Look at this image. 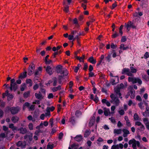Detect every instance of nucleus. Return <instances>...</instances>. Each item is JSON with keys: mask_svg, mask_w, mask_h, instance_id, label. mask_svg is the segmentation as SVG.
<instances>
[{"mask_svg": "<svg viewBox=\"0 0 149 149\" xmlns=\"http://www.w3.org/2000/svg\"><path fill=\"white\" fill-rule=\"evenodd\" d=\"M120 48L121 49L125 50L129 48V47L128 46L125 47V45L123 44H122L120 45Z\"/></svg>", "mask_w": 149, "mask_h": 149, "instance_id": "412c9836", "label": "nucleus"}, {"mask_svg": "<svg viewBox=\"0 0 149 149\" xmlns=\"http://www.w3.org/2000/svg\"><path fill=\"white\" fill-rule=\"evenodd\" d=\"M115 77L117 78V81L116 82L115 80L113 79H112L111 81V83L112 85H114L115 84H116L118 82V76H115Z\"/></svg>", "mask_w": 149, "mask_h": 149, "instance_id": "aec40b11", "label": "nucleus"}, {"mask_svg": "<svg viewBox=\"0 0 149 149\" xmlns=\"http://www.w3.org/2000/svg\"><path fill=\"white\" fill-rule=\"evenodd\" d=\"M120 89L119 88L117 87L115 89V92L116 93L117 95H118L119 97H120V98H122V97L121 96V93H120Z\"/></svg>", "mask_w": 149, "mask_h": 149, "instance_id": "4468645a", "label": "nucleus"}, {"mask_svg": "<svg viewBox=\"0 0 149 149\" xmlns=\"http://www.w3.org/2000/svg\"><path fill=\"white\" fill-rule=\"evenodd\" d=\"M30 105V104L29 102H25L23 105V109L24 110L26 107H28Z\"/></svg>", "mask_w": 149, "mask_h": 149, "instance_id": "c9c22d12", "label": "nucleus"}, {"mask_svg": "<svg viewBox=\"0 0 149 149\" xmlns=\"http://www.w3.org/2000/svg\"><path fill=\"white\" fill-rule=\"evenodd\" d=\"M49 123L51 127H52L53 125V119L52 118H51L50 119Z\"/></svg>", "mask_w": 149, "mask_h": 149, "instance_id": "5fc2aeb1", "label": "nucleus"}, {"mask_svg": "<svg viewBox=\"0 0 149 149\" xmlns=\"http://www.w3.org/2000/svg\"><path fill=\"white\" fill-rule=\"evenodd\" d=\"M124 86V85L122 83H121L120 85H118L117 87L120 89H121L123 88Z\"/></svg>", "mask_w": 149, "mask_h": 149, "instance_id": "8fccbe9b", "label": "nucleus"}, {"mask_svg": "<svg viewBox=\"0 0 149 149\" xmlns=\"http://www.w3.org/2000/svg\"><path fill=\"white\" fill-rule=\"evenodd\" d=\"M104 113L106 116H107L108 115V113H109L110 111L108 109H107L105 108L104 109Z\"/></svg>", "mask_w": 149, "mask_h": 149, "instance_id": "c85d7f7f", "label": "nucleus"}, {"mask_svg": "<svg viewBox=\"0 0 149 149\" xmlns=\"http://www.w3.org/2000/svg\"><path fill=\"white\" fill-rule=\"evenodd\" d=\"M138 105L141 109H144V107L143 105V102H140L138 104Z\"/></svg>", "mask_w": 149, "mask_h": 149, "instance_id": "72a5a7b5", "label": "nucleus"}, {"mask_svg": "<svg viewBox=\"0 0 149 149\" xmlns=\"http://www.w3.org/2000/svg\"><path fill=\"white\" fill-rule=\"evenodd\" d=\"M143 121L145 125L146 123H148V122H149L148 119L146 118H143Z\"/></svg>", "mask_w": 149, "mask_h": 149, "instance_id": "680f3d73", "label": "nucleus"}, {"mask_svg": "<svg viewBox=\"0 0 149 149\" xmlns=\"http://www.w3.org/2000/svg\"><path fill=\"white\" fill-rule=\"evenodd\" d=\"M26 87V86L25 84H23L22 85V87L20 88V90L21 91H23L25 88Z\"/></svg>", "mask_w": 149, "mask_h": 149, "instance_id": "58836bf2", "label": "nucleus"}, {"mask_svg": "<svg viewBox=\"0 0 149 149\" xmlns=\"http://www.w3.org/2000/svg\"><path fill=\"white\" fill-rule=\"evenodd\" d=\"M54 147V145L53 144H51L50 143H48L47 146V149H53Z\"/></svg>", "mask_w": 149, "mask_h": 149, "instance_id": "7c9ffc66", "label": "nucleus"}, {"mask_svg": "<svg viewBox=\"0 0 149 149\" xmlns=\"http://www.w3.org/2000/svg\"><path fill=\"white\" fill-rule=\"evenodd\" d=\"M95 120V116H93L91 118L90 121L89 122V126H91L94 124Z\"/></svg>", "mask_w": 149, "mask_h": 149, "instance_id": "a211bd4d", "label": "nucleus"}, {"mask_svg": "<svg viewBox=\"0 0 149 149\" xmlns=\"http://www.w3.org/2000/svg\"><path fill=\"white\" fill-rule=\"evenodd\" d=\"M110 97L112 100L111 101V102L112 103L113 101H114L116 105H118L120 101L119 99L116 97V96L113 94H111L110 95Z\"/></svg>", "mask_w": 149, "mask_h": 149, "instance_id": "39448f33", "label": "nucleus"}, {"mask_svg": "<svg viewBox=\"0 0 149 149\" xmlns=\"http://www.w3.org/2000/svg\"><path fill=\"white\" fill-rule=\"evenodd\" d=\"M45 93V90L44 89H41L38 93H36L35 94V96L37 99L41 100L43 99Z\"/></svg>", "mask_w": 149, "mask_h": 149, "instance_id": "f03ea898", "label": "nucleus"}, {"mask_svg": "<svg viewBox=\"0 0 149 149\" xmlns=\"http://www.w3.org/2000/svg\"><path fill=\"white\" fill-rule=\"evenodd\" d=\"M90 130H86L84 133V137H87L90 134Z\"/></svg>", "mask_w": 149, "mask_h": 149, "instance_id": "f704fd0d", "label": "nucleus"}, {"mask_svg": "<svg viewBox=\"0 0 149 149\" xmlns=\"http://www.w3.org/2000/svg\"><path fill=\"white\" fill-rule=\"evenodd\" d=\"M9 128L11 129L13 131L16 130L17 129L16 127L14 126V124L13 123L10 124L9 125Z\"/></svg>", "mask_w": 149, "mask_h": 149, "instance_id": "b1692460", "label": "nucleus"}, {"mask_svg": "<svg viewBox=\"0 0 149 149\" xmlns=\"http://www.w3.org/2000/svg\"><path fill=\"white\" fill-rule=\"evenodd\" d=\"M19 120V118L16 116L12 117L11 119V120L14 123H15L17 122Z\"/></svg>", "mask_w": 149, "mask_h": 149, "instance_id": "dca6fc26", "label": "nucleus"}, {"mask_svg": "<svg viewBox=\"0 0 149 149\" xmlns=\"http://www.w3.org/2000/svg\"><path fill=\"white\" fill-rule=\"evenodd\" d=\"M105 60L108 62H109L111 60V55L109 54L108 56L105 58Z\"/></svg>", "mask_w": 149, "mask_h": 149, "instance_id": "4c0bfd02", "label": "nucleus"}, {"mask_svg": "<svg viewBox=\"0 0 149 149\" xmlns=\"http://www.w3.org/2000/svg\"><path fill=\"white\" fill-rule=\"evenodd\" d=\"M40 73L39 71L37 70H36L34 73V75L35 76L38 75L40 74Z\"/></svg>", "mask_w": 149, "mask_h": 149, "instance_id": "774afa93", "label": "nucleus"}, {"mask_svg": "<svg viewBox=\"0 0 149 149\" xmlns=\"http://www.w3.org/2000/svg\"><path fill=\"white\" fill-rule=\"evenodd\" d=\"M144 57L145 58H147L149 57V53L146 52L144 55Z\"/></svg>", "mask_w": 149, "mask_h": 149, "instance_id": "0e129e2a", "label": "nucleus"}, {"mask_svg": "<svg viewBox=\"0 0 149 149\" xmlns=\"http://www.w3.org/2000/svg\"><path fill=\"white\" fill-rule=\"evenodd\" d=\"M74 23L76 24V26H78V21L77 19L76 18H75L73 20Z\"/></svg>", "mask_w": 149, "mask_h": 149, "instance_id": "69168bd1", "label": "nucleus"}, {"mask_svg": "<svg viewBox=\"0 0 149 149\" xmlns=\"http://www.w3.org/2000/svg\"><path fill=\"white\" fill-rule=\"evenodd\" d=\"M109 119L110 120L111 122L113 123H115L116 122L115 120L113 117H111V118H109Z\"/></svg>", "mask_w": 149, "mask_h": 149, "instance_id": "864d4df0", "label": "nucleus"}, {"mask_svg": "<svg viewBox=\"0 0 149 149\" xmlns=\"http://www.w3.org/2000/svg\"><path fill=\"white\" fill-rule=\"evenodd\" d=\"M128 80L129 82H131L133 84L138 83L139 84L141 85L142 83V81L139 78L129 77H128Z\"/></svg>", "mask_w": 149, "mask_h": 149, "instance_id": "20e7f679", "label": "nucleus"}, {"mask_svg": "<svg viewBox=\"0 0 149 149\" xmlns=\"http://www.w3.org/2000/svg\"><path fill=\"white\" fill-rule=\"evenodd\" d=\"M124 26L126 28L128 31H130V28L134 29L136 28V27L134 24L130 21H129L127 24L125 23Z\"/></svg>", "mask_w": 149, "mask_h": 149, "instance_id": "0eeeda50", "label": "nucleus"}, {"mask_svg": "<svg viewBox=\"0 0 149 149\" xmlns=\"http://www.w3.org/2000/svg\"><path fill=\"white\" fill-rule=\"evenodd\" d=\"M26 83L29 84V86H31L32 85V82L30 79H27L26 80Z\"/></svg>", "mask_w": 149, "mask_h": 149, "instance_id": "393cba45", "label": "nucleus"}, {"mask_svg": "<svg viewBox=\"0 0 149 149\" xmlns=\"http://www.w3.org/2000/svg\"><path fill=\"white\" fill-rule=\"evenodd\" d=\"M69 6H66L64 7L63 9L64 11L66 13H68L69 11Z\"/></svg>", "mask_w": 149, "mask_h": 149, "instance_id": "c03bdc74", "label": "nucleus"}, {"mask_svg": "<svg viewBox=\"0 0 149 149\" xmlns=\"http://www.w3.org/2000/svg\"><path fill=\"white\" fill-rule=\"evenodd\" d=\"M44 68H46V70L48 74L50 75H51L52 74V71L51 68L49 66H47L46 68L45 66H44Z\"/></svg>", "mask_w": 149, "mask_h": 149, "instance_id": "9b49d317", "label": "nucleus"}, {"mask_svg": "<svg viewBox=\"0 0 149 149\" xmlns=\"http://www.w3.org/2000/svg\"><path fill=\"white\" fill-rule=\"evenodd\" d=\"M61 89V86H58L56 87H54L52 88V91L53 92H55L58 90H60Z\"/></svg>", "mask_w": 149, "mask_h": 149, "instance_id": "cd10ccee", "label": "nucleus"}, {"mask_svg": "<svg viewBox=\"0 0 149 149\" xmlns=\"http://www.w3.org/2000/svg\"><path fill=\"white\" fill-rule=\"evenodd\" d=\"M57 82V79L55 77L53 79V85L54 86H56Z\"/></svg>", "mask_w": 149, "mask_h": 149, "instance_id": "49530a36", "label": "nucleus"}, {"mask_svg": "<svg viewBox=\"0 0 149 149\" xmlns=\"http://www.w3.org/2000/svg\"><path fill=\"white\" fill-rule=\"evenodd\" d=\"M149 113V110H148V108L147 107H146V111L145 112L143 113V115L145 117H146L147 116Z\"/></svg>", "mask_w": 149, "mask_h": 149, "instance_id": "2f4dec72", "label": "nucleus"}, {"mask_svg": "<svg viewBox=\"0 0 149 149\" xmlns=\"http://www.w3.org/2000/svg\"><path fill=\"white\" fill-rule=\"evenodd\" d=\"M122 131L123 133V136L124 137H126L127 136L128 134H130V131L127 130L123 129Z\"/></svg>", "mask_w": 149, "mask_h": 149, "instance_id": "f8f14e48", "label": "nucleus"}, {"mask_svg": "<svg viewBox=\"0 0 149 149\" xmlns=\"http://www.w3.org/2000/svg\"><path fill=\"white\" fill-rule=\"evenodd\" d=\"M22 144V141H19L17 143V146H21Z\"/></svg>", "mask_w": 149, "mask_h": 149, "instance_id": "e2e57ef3", "label": "nucleus"}, {"mask_svg": "<svg viewBox=\"0 0 149 149\" xmlns=\"http://www.w3.org/2000/svg\"><path fill=\"white\" fill-rule=\"evenodd\" d=\"M18 130L20 131V133L22 134H24L27 132V130L25 128L21 127Z\"/></svg>", "mask_w": 149, "mask_h": 149, "instance_id": "6ab92c4d", "label": "nucleus"}, {"mask_svg": "<svg viewBox=\"0 0 149 149\" xmlns=\"http://www.w3.org/2000/svg\"><path fill=\"white\" fill-rule=\"evenodd\" d=\"M122 130L121 129H114L113 132L114 134H120L121 133Z\"/></svg>", "mask_w": 149, "mask_h": 149, "instance_id": "a878e982", "label": "nucleus"}, {"mask_svg": "<svg viewBox=\"0 0 149 149\" xmlns=\"http://www.w3.org/2000/svg\"><path fill=\"white\" fill-rule=\"evenodd\" d=\"M56 71L57 73L63 74V76H67L68 74V72L67 69L63 68L62 66L60 65L56 67Z\"/></svg>", "mask_w": 149, "mask_h": 149, "instance_id": "f257e3e1", "label": "nucleus"}, {"mask_svg": "<svg viewBox=\"0 0 149 149\" xmlns=\"http://www.w3.org/2000/svg\"><path fill=\"white\" fill-rule=\"evenodd\" d=\"M34 70H31V68H30V67H29L28 70V75L29 76L32 75L33 73V72Z\"/></svg>", "mask_w": 149, "mask_h": 149, "instance_id": "bb28decb", "label": "nucleus"}, {"mask_svg": "<svg viewBox=\"0 0 149 149\" xmlns=\"http://www.w3.org/2000/svg\"><path fill=\"white\" fill-rule=\"evenodd\" d=\"M134 119L135 120H140L141 118H140L138 114L135 113L134 115Z\"/></svg>", "mask_w": 149, "mask_h": 149, "instance_id": "5701e85b", "label": "nucleus"}, {"mask_svg": "<svg viewBox=\"0 0 149 149\" xmlns=\"http://www.w3.org/2000/svg\"><path fill=\"white\" fill-rule=\"evenodd\" d=\"M47 112L45 113V116H49V117L50 116V111H49L47 110V109H46Z\"/></svg>", "mask_w": 149, "mask_h": 149, "instance_id": "de8ad7c7", "label": "nucleus"}, {"mask_svg": "<svg viewBox=\"0 0 149 149\" xmlns=\"http://www.w3.org/2000/svg\"><path fill=\"white\" fill-rule=\"evenodd\" d=\"M19 110V108L17 107H13L10 109V110L12 114H15L17 113Z\"/></svg>", "mask_w": 149, "mask_h": 149, "instance_id": "6e6552de", "label": "nucleus"}, {"mask_svg": "<svg viewBox=\"0 0 149 149\" xmlns=\"http://www.w3.org/2000/svg\"><path fill=\"white\" fill-rule=\"evenodd\" d=\"M85 57V56L84 55H83L81 57H80V61L81 62H84L83 60L84 58Z\"/></svg>", "mask_w": 149, "mask_h": 149, "instance_id": "338daca9", "label": "nucleus"}, {"mask_svg": "<svg viewBox=\"0 0 149 149\" xmlns=\"http://www.w3.org/2000/svg\"><path fill=\"white\" fill-rule=\"evenodd\" d=\"M32 133H31L28 136V138H29V140L30 141H31L32 139Z\"/></svg>", "mask_w": 149, "mask_h": 149, "instance_id": "603ef678", "label": "nucleus"}, {"mask_svg": "<svg viewBox=\"0 0 149 149\" xmlns=\"http://www.w3.org/2000/svg\"><path fill=\"white\" fill-rule=\"evenodd\" d=\"M10 86L13 88V90L15 91L17 89V86L16 83L10 84Z\"/></svg>", "mask_w": 149, "mask_h": 149, "instance_id": "c756f323", "label": "nucleus"}, {"mask_svg": "<svg viewBox=\"0 0 149 149\" xmlns=\"http://www.w3.org/2000/svg\"><path fill=\"white\" fill-rule=\"evenodd\" d=\"M39 87V86L37 84H36L33 87V89L34 90H36Z\"/></svg>", "mask_w": 149, "mask_h": 149, "instance_id": "3c124183", "label": "nucleus"}, {"mask_svg": "<svg viewBox=\"0 0 149 149\" xmlns=\"http://www.w3.org/2000/svg\"><path fill=\"white\" fill-rule=\"evenodd\" d=\"M4 114V112L3 111L0 109V118H2Z\"/></svg>", "mask_w": 149, "mask_h": 149, "instance_id": "bf43d9fd", "label": "nucleus"}, {"mask_svg": "<svg viewBox=\"0 0 149 149\" xmlns=\"http://www.w3.org/2000/svg\"><path fill=\"white\" fill-rule=\"evenodd\" d=\"M74 139L77 141L80 142L83 139V137L81 135H79L76 136Z\"/></svg>", "mask_w": 149, "mask_h": 149, "instance_id": "f3484780", "label": "nucleus"}, {"mask_svg": "<svg viewBox=\"0 0 149 149\" xmlns=\"http://www.w3.org/2000/svg\"><path fill=\"white\" fill-rule=\"evenodd\" d=\"M123 147V145L122 143H120L119 145H113L111 147V149H122Z\"/></svg>", "mask_w": 149, "mask_h": 149, "instance_id": "1a4fd4ad", "label": "nucleus"}, {"mask_svg": "<svg viewBox=\"0 0 149 149\" xmlns=\"http://www.w3.org/2000/svg\"><path fill=\"white\" fill-rule=\"evenodd\" d=\"M49 57V55H47L45 57L44 60V61L46 64H49L52 63V61L51 60H48V58Z\"/></svg>", "mask_w": 149, "mask_h": 149, "instance_id": "ddd939ff", "label": "nucleus"}, {"mask_svg": "<svg viewBox=\"0 0 149 149\" xmlns=\"http://www.w3.org/2000/svg\"><path fill=\"white\" fill-rule=\"evenodd\" d=\"M88 60L93 64H95L96 62V59H94L93 56H91L89 58Z\"/></svg>", "mask_w": 149, "mask_h": 149, "instance_id": "2eb2a0df", "label": "nucleus"}, {"mask_svg": "<svg viewBox=\"0 0 149 149\" xmlns=\"http://www.w3.org/2000/svg\"><path fill=\"white\" fill-rule=\"evenodd\" d=\"M30 94V93L29 92H25L24 94V96L25 98L28 97Z\"/></svg>", "mask_w": 149, "mask_h": 149, "instance_id": "79ce46f5", "label": "nucleus"}, {"mask_svg": "<svg viewBox=\"0 0 149 149\" xmlns=\"http://www.w3.org/2000/svg\"><path fill=\"white\" fill-rule=\"evenodd\" d=\"M79 146V145L78 144L76 145L75 144H73L71 146V148L74 149H77Z\"/></svg>", "mask_w": 149, "mask_h": 149, "instance_id": "e433bc0d", "label": "nucleus"}, {"mask_svg": "<svg viewBox=\"0 0 149 149\" xmlns=\"http://www.w3.org/2000/svg\"><path fill=\"white\" fill-rule=\"evenodd\" d=\"M119 113L121 116L123 115L125 113L123 109H121L118 111Z\"/></svg>", "mask_w": 149, "mask_h": 149, "instance_id": "37998d69", "label": "nucleus"}, {"mask_svg": "<svg viewBox=\"0 0 149 149\" xmlns=\"http://www.w3.org/2000/svg\"><path fill=\"white\" fill-rule=\"evenodd\" d=\"M118 36L119 35L116 32L115 33L112 35V37L113 38H115Z\"/></svg>", "mask_w": 149, "mask_h": 149, "instance_id": "052dcab7", "label": "nucleus"}, {"mask_svg": "<svg viewBox=\"0 0 149 149\" xmlns=\"http://www.w3.org/2000/svg\"><path fill=\"white\" fill-rule=\"evenodd\" d=\"M135 93V91L133 89H131L130 91V97L131 98H133L134 97L135 95H134Z\"/></svg>", "mask_w": 149, "mask_h": 149, "instance_id": "4be33fe9", "label": "nucleus"}, {"mask_svg": "<svg viewBox=\"0 0 149 149\" xmlns=\"http://www.w3.org/2000/svg\"><path fill=\"white\" fill-rule=\"evenodd\" d=\"M5 137V134L4 133H2L0 134V141H1V138H4Z\"/></svg>", "mask_w": 149, "mask_h": 149, "instance_id": "13d9d810", "label": "nucleus"}, {"mask_svg": "<svg viewBox=\"0 0 149 149\" xmlns=\"http://www.w3.org/2000/svg\"><path fill=\"white\" fill-rule=\"evenodd\" d=\"M122 74H125L129 76H133V74L131 73L129 68H123L121 72Z\"/></svg>", "mask_w": 149, "mask_h": 149, "instance_id": "423d86ee", "label": "nucleus"}, {"mask_svg": "<svg viewBox=\"0 0 149 149\" xmlns=\"http://www.w3.org/2000/svg\"><path fill=\"white\" fill-rule=\"evenodd\" d=\"M30 68L31 69V70H34L35 69V65L33 63H31V65L29 66Z\"/></svg>", "mask_w": 149, "mask_h": 149, "instance_id": "a19ab883", "label": "nucleus"}, {"mask_svg": "<svg viewBox=\"0 0 149 149\" xmlns=\"http://www.w3.org/2000/svg\"><path fill=\"white\" fill-rule=\"evenodd\" d=\"M54 97V96L53 94L52 93H50L48 95L47 97L48 99H51L53 98Z\"/></svg>", "mask_w": 149, "mask_h": 149, "instance_id": "6e6d98bb", "label": "nucleus"}, {"mask_svg": "<svg viewBox=\"0 0 149 149\" xmlns=\"http://www.w3.org/2000/svg\"><path fill=\"white\" fill-rule=\"evenodd\" d=\"M8 99H9L10 100L12 99L13 97V95L10 94H8L7 95Z\"/></svg>", "mask_w": 149, "mask_h": 149, "instance_id": "09e8293b", "label": "nucleus"}, {"mask_svg": "<svg viewBox=\"0 0 149 149\" xmlns=\"http://www.w3.org/2000/svg\"><path fill=\"white\" fill-rule=\"evenodd\" d=\"M29 128L30 130H32L33 129V126L32 123H30L28 125Z\"/></svg>", "mask_w": 149, "mask_h": 149, "instance_id": "a18cd8bd", "label": "nucleus"}, {"mask_svg": "<svg viewBox=\"0 0 149 149\" xmlns=\"http://www.w3.org/2000/svg\"><path fill=\"white\" fill-rule=\"evenodd\" d=\"M130 68L131 70L130 72L132 73H135L137 71V70L134 68L133 66H130Z\"/></svg>", "mask_w": 149, "mask_h": 149, "instance_id": "473e14b6", "label": "nucleus"}, {"mask_svg": "<svg viewBox=\"0 0 149 149\" xmlns=\"http://www.w3.org/2000/svg\"><path fill=\"white\" fill-rule=\"evenodd\" d=\"M54 109L55 108L53 106H52L51 107H47V110L49 111H53Z\"/></svg>", "mask_w": 149, "mask_h": 149, "instance_id": "ea45409f", "label": "nucleus"}, {"mask_svg": "<svg viewBox=\"0 0 149 149\" xmlns=\"http://www.w3.org/2000/svg\"><path fill=\"white\" fill-rule=\"evenodd\" d=\"M63 78V77L62 76H59L58 78V81L59 84H60L61 83V79Z\"/></svg>", "mask_w": 149, "mask_h": 149, "instance_id": "4d7b16f0", "label": "nucleus"}, {"mask_svg": "<svg viewBox=\"0 0 149 149\" xmlns=\"http://www.w3.org/2000/svg\"><path fill=\"white\" fill-rule=\"evenodd\" d=\"M128 143L129 145L132 144V147L134 149H137L136 145L138 147L140 146L139 142L138 141H136L134 139L130 140Z\"/></svg>", "mask_w": 149, "mask_h": 149, "instance_id": "7ed1b4c3", "label": "nucleus"}, {"mask_svg": "<svg viewBox=\"0 0 149 149\" xmlns=\"http://www.w3.org/2000/svg\"><path fill=\"white\" fill-rule=\"evenodd\" d=\"M27 77V72L26 70L21 73L19 77V79H22L26 78Z\"/></svg>", "mask_w": 149, "mask_h": 149, "instance_id": "9d476101", "label": "nucleus"}]
</instances>
